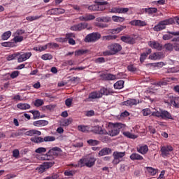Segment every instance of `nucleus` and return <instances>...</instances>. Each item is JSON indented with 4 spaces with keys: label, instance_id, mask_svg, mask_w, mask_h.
Instances as JSON below:
<instances>
[{
    "label": "nucleus",
    "instance_id": "nucleus-1",
    "mask_svg": "<svg viewBox=\"0 0 179 179\" xmlns=\"http://www.w3.org/2000/svg\"><path fill=\"white\" fill-rule=\"evenodd\" d=\"M113 93H114V92L110 88L102 87L99 91L91 92L85 101H90V100H94V99H101L103 96H110V94Z\"/></svg>",
    "mask_w": 179,
    "mask_h": 179
},
{
    "label": "nucleus",
    "instance_id": "nucleus-2",
    "mask_svg": "<svg viewBox=\"0 0 179 179\" xmlns=\"http://www.w3.org/2000/svg\"><path fill=\"white\" fill-rule=\"evenodd\" d=\"M173 23H174V19L173 18L160 21L158 24L153 27V30L154 31H162V30H164V29H166V26L173 24Z\"/></svg>",
    "mask_w": 179,
    "mask_h": 179
},
{
    "label": "nucleus",
    "instance_id": "nucleus-3",
    "mask_svg": "<svg viewBox=\"0 0 179 179\" xmlns=\"http://www.w3.org/2000/svg\"><path fill=\"white\" fill-rule=\"evenodd\" d=\"M124 128H125V124L122 123H115L113 128L109 131V135L110 136H117V135L120 134V131L124 129Z\"/></svg>",
    "mask_w": 179,
    "mask_h": 179
},
{
    "label": "nucleus",
    "instance_id": "nucleus-4",
    "mask_svg": "<svg viewBox=\"0 0 179 179\" xmlns=\"http://www.w3.org/2000/svg\"><path fill=\"white\" fill-rule=\"evenodd\" d=\"M125 156V152H118L115 151L113 153V160L112 162L114 166L120 164L122 162V157Z\"/></svg>",
    "mask_w": 179,
    "mask_h": 179
},
{
    "label": "nucleus",
    "instance_id": "nucleus-5",
    "mask_svg": "<svg viewBox=\"0 0 179 179\" xmlns=\"http://www.w3.org/2000/svg\"><path fill=\"white\" fill-rule=\"evenodd\" d=\"M101 38V34L98 32H93L86 36L85 38V43H94V41H97V40H100Z\"/></svg>",
    "mask_w": 179,
    "mask_h": 179
},
{
    "label": "nucleus",
    "instance_id": "nucleus-6",
    "mask_svg": "<svg viewBox=\"0 0 179 179\" xmlns=\"http://www.w3.org/2000/svg\"><path fill=\"white\" fill-rule=\"evenodd\" d=\"M174 150V148L171 145H164L161 148L160 152H161V156L164 157V159H166V157H170V152H173Z\"/></svg>",
    "mask_w": 179,
    "mask_h": 179
},
{
    "label": "nucleus",
    "instance_id": "nucleus-7",
    "mask_svg": "<svg viewBox=\"0 0 179 179\" xmlns=\"http://www.w3.org/2000/svg\"><path fill=\"white\" fill-rule=\"evenodd\" d=\"M87 26L88 24L87 22H81L71 27L70 30H72L73 31H82V30L87 29Z\"/></svg>",
    "mask_w": 179,
    "mask_h": 179
},
{
    "label": "nucleus",
    "instance_id": "nucleus-8",
    "mask_svg": "<svg viewBox=\"0 0 179 179\" xmlns=\"http://www.w3.org/2000/svg\"><path fill=\"white\" fill-rule=\"evenodd\" d=\"M108 50L112 51L114 55L117 52H120L121 50H122V46L120 43H112L110 45L108 46Z\"/></svg>",
    "mask_w": 179,
    "mask_h": 179
},
{
    "label": "nucleus",
    "instance_id": "nucleus-9",
    "mask_svg": "<svg viewBox=\"0 0 179 179\" xmlns=\"http://www.w3.org/2000/svg\"><path fill=\"white\" fill-rule=\"evenodd\" d=\"M61 148L55 147L52 149H50L48 152L46 154L47 157H51L52 156H59V155H61Z\"/></svg>",
    "mask_w": 179,
    "mask_h": 179
},
{
    "label": "nucleus",
    "instance_id": "nucleus-10",
    "mask_svg": "<svg viewBox=\"0 0 179 179\" xmlns=\"http://www.w3.org/2000/svg\"><path fill=\"white\" fill-rule=\"evenodd\" d=\"M164 103L173 106V107L176 108H179V102L174 100V97L171 95L168 96V99H165Z\"/></svg>",
    "mask_w": 179,
    "mask_h": 179
},
{
    "label": "nucleus",
    "instance_id": "nucleus-11",
    "mask_svg": "<svg viewBox=\"0 0 179 179\" xmlns=\"http://www.w3.org/2000/svg\"><path fill=\"white\" fill-rule=\"evenodd\" d=\"M100 78L101 80H115V79H117L116 75L104 73L100 75Z\"/></svg>",
    "mask_w": 179,
    "mask_h": 179
},
{
    "label": "nucleus",
    "instance_id": "nucleus-12",
    "mask_svg": "<svg viewBox=\"0 0 179 179\" xmlns=\"http://www.w3.org/2000/svg\"><path fill=\"white\" fill-rule=\"evenodd\" d=\"M121 41L126 43V44H135V38L129 35L123 36L120 37Z\"/></svg>",
    "mask_w": 179,
    "mask_h": 179
},
{
    "label": "nucleus",
    "instance_id": "nucleus-13",
    "mask_svg": "<svg viewBox=\"0 0 179 179\" xmlns=\"http://www.w3.org/2000/svg\"><path fill=\"white\" fill-rule=\"evenodd\" d=\"M148 45L151 48H154L155 50H157L158 51H162L163 50V45L159 43V42L156 41H150L148 42Z\"/></svg>",
    "mask_w": 179,
    "mask_h": 179
},
{
    "label": "nucleus",
    "instance_id": "nucleus-14",
    "mask_svg": "<svg viewBox=\"0 0 179 179\" xmlns=\"http://www.w3.org/2000/svg\"><path fill=\"white\" fill-rule=\"evenodd\" d=\"M95 19L96 16L90 13H87L79 17V20H80V22H89L90 20H94Z\"/></svg>",
    "mask_w": 179,
    "mask_h": 179
},
{
    "label": "nucleus",
    "instance_id": "nucleus-15",
    "mask_svg": "<svg viewBox=\"0 0 179 179\" xmlns=\"http://www.w3.org/2000/svg\"><path fill=\"white\" fill-rule=\"evenodd\" d=\"M161 118L162 120H174L173 115L166 110H161Z\"/></svg>",
    "mask_w": 179,
    "mask_h": 179
},
{
    "label": "nucleus",
    "instance_id": "nucleus-16",
    "mask_svg": "<svg viewBox=\"0 0 179 179\" xmlns=\"http://www.w3.org/2000/svg\"><path fill=\"white\" fill-rule=\"evenodd\" d=\"M92 131L99 135H107L108 134L106 129H103V128L99 125L92 127Z\"/></svg>",
    "mask_w": 179,
    "mask_h": 179
},
{
    "label": "nucleus",
    "instance_id": "nucleus-17",
    "mask_svg": "<svg viewBox=\"0 0 179 179\" xmlns=\"http://www.w3.org/2000/svg\"><path fill=\"white\" fill-rule=\"evenodd\" d=\"M131 26H138L139 27H143L146 26L148 24L145 21H142L141 20H134L129 22Z\"/></svg>",
    "mask_w": 179,
    "mask_h": 179
},
{
    "label": "nucleus",
    "instance_id": "nucleus-18",
    "mask_svg": "<svg viewBox=\"0 0 179 179\" xmlns=\"http://www.w3.org/2000/svg\"><path fill=\"white\" fill-rule=\"evenodd\" d=\"M85 166L86 167H93L96 163V159L94 157H85Z\"/></svg>",
    "mask_w": 179,
    "mask_h": 179
},
{
    "label": "nucleus",
    "instance_id": "nucleus-19",
    "mask_svg": "<svg viewBox=\"0 0 179 179\" xmlns=\"http://www.w3.org/2000/svg\"><path fill=\"white\" fill-rule=\"evenodd\" d=\"M122 104L123 106H127V107H132V106H136V104H139V100L131 99L124 101Z\"/></svg>",
    "mask_w": 179,
    "mask_h": 179
},
{
    "label": "nucleus",
    "instance_id": "nucleus-20",
    "mask_svg": "<svg viewBox=\"0 0 179 179\" xmlns=\"http://www.w3.org/2000/svg\"><path fill=\"white\" fill-rule=\"evenodd\" d=\"M30 57H31V52H30L20 55L17 59V62H24V61H27Z\"/></svg>",
    "mask_w": 179,
    "mask_h": 179
},
{
    "label": "nucleus",
    "instance_id": "nucleus-21",
    "mask_svg": "<svg viewBox=\"0 0 179 179\" xmlns=\"http://www.w3.org/2000/svg\"><path fill=\"white\" fill-rule=\"evenodd\" d=\"M163 57V53L162 52H154L149 56V59L152 61H156L157 59H161Z\"/></svg>",
    "mask_w": 179,
    "mask_h": 179
},
{
    "label": "nucleus",
    "instance_id": "nucleus-22",
    "mask_svg": "<svg viewBox=\"0 0 179 179\" xmlns=\"http://www.w3.org/2000/svg\"><path fill=\"white\" fill-rule=\"evenodd\" d=\"M24 135H26V136H34V135H37L38 136H40V135H41V131L36 129H32V130L25 131Z\"/></svg>",
    "mask_w": 179,
    "mask_h": 179
},
{
    "label": "nucleus",
    "instance_id": "nucleus-23",
    "mask_svg": "<svg viewBox=\"0 0 179 179\" xmlns=\"http://www.w3.org/2000/svg\"><path fill=\"white\" fill-rule=\"evenodd\" d=\"M88 10H91V11H99V10H104L106 9V8L104 7H101L99 6V4H93V5H91L90 6H88Z\"/></svg>",
    "mask_w": 179,
    "mask_h": 179
},
{
    "label": "nucleus",
    "instance_id": "nucleus-24",
    "mask_svg": "<svg viewBox=\"0 0 179 179\" xmlns=\"http://www.w3.org/2000/svg\"><path fill=\"white\" fill-rule=\"evenodd\" d=\"M124 29H127V27L120 25L117 28L110 29L109 33L110 34H118V33H121V31H122V30H124Z\"/></svg>",
    "mask_w": 179,
    "mask_h": 179
},
{
    "label": "nucleus",
    "instance_id": "nucleus-25",
    "mask_svg": "<svg viewBox=\"0 0 179 179\" xmlns=\"http://www.w3.org/2000/svg\"><path fill=\"white\" fill-rule=\"evenodd\" d=\"M169 34H165L163 36V40H171L173 38V36H179V31H168ZM171 34V35H170Z\"/></svg>",
    "mask_w": 179,
    "mask_h": 179
},
{
    "label": "nucleus",
    "instance_id": "nucleus-26",
    "mask_svg": "<svg viewBox=\"0 0 179 179\" xmlns=\"http://www.w3.org/2000/svg\"><path fill=\"white\" fill-rule=\"evenodd\" d=\"M148 13V15H152V13H157V8H142L141 13Z\"/></svg>",
    "mask_w": 179,
    "mask_h": 179
},
{
    "label": "nucleus",
    "instance_id": "nucleus-27",
    "mask_svg": "<svg viewBox=\"0 0 179 179\" xmlns=\"http://www.w3.org/2000/svg\"><path fill=\"white\" fill-rule=\"evenodd\" d=\"M34 127H45L48 125V121L47 120H37L33 122Z\"/></svg>",
    "mask_w": 179,
    "mask_h": 179
},
{
    "label": "nucleus",
    "instance_id": "nucleus-28",
    "mask_svg": "<svg viewBox=\"0 0 179 179\" xmlns=\"http://www.w3.org/2000/svg\"><path fill=\"white\" fill-rule=\"evenodd\" d=\"M107 155H111V149L108 148H104L99 152V156H106Z\"/></svg>",
    "mask_w": 179,
    "mask_h": 179
},
{
    "label": "nucleus",
    "instance_id": "nucleus-29",
    "mask_svg": "<svg viewBox=\"0 0 179 179\" xmlns=\"http://www.w3.org/2000/svg\"><path fill=\"white\" fill-rule=\"evenodd\" d=\"M137 151L138 152V153H141V155H146L149 151V148L148 147V145H145L137 148Z\"/></svg>",
    "mask_w": 179,
    "mask_h": 179
},
{
    "label": "nucleus",
    "instance_id": "nucleus-30",
    "mask_svg": "<svg viewBox=\"0 0 179 179\" xmlns=\"http://www.w3.org/2000/svg\"><path fill=\"white\" fill-rule=\"evenodd\" d=\"M150 54H152V49H148L146 52H143L141 55L140 62H144L145 59H146V58H148V55H150Z\"/></svg>",
    "mask_w": 179,
    "mask_h": 179
},
{
    "label": "nucleus",
    "instance_id": "nucleus-31",
    "mask_svg": "<svg viewBox=\"0 0 179 179\" xmlns=\"http://www.w3.org/2000/svg\"><path fill=\"white\" fill-rule=\"evenodd\" d=\"M130 159L131 160H133L134 162V160H143V157H142V155L136 153V152H134L130 155Z\"/></svg>",
    "mask_w": 179,
    "mask_h": 179
},
{
    "label": "nucleus",
    "instance_id": "nucleus-32",
    "mask_svg": "<svg viewBox=\"0 0 179 179\" xmlns=\"http://www.w3.org/2000/svg\"><path fill=\"white\" fill-rule=\"evenodd\" d=\"M31 106L29 103H20L17 104V108L20 110H29Z\"/></svg>",
    "mask_w": 179,
    "mask_h": 179
},
{
    "label": "nucleus",
    "instance_id": "nucleus-33",
    "mask_svg": "<svg viewBox=\"0 0 179 179\" xmlns=\"http://www.w3.org/2000/svg\"><path fill=\"white\" fill-rule=\"evenodd\" d=\"M112 20L116 23H122V22H125V18L124 17L113 15L112 16Z\"/></svg>",
    "mask_w": 179,
    "mask_h": 179
},
{
    "label": "nucleus",
    "instance_id": "nucleus-34",
    "mask_svg": "<svg viewBox=\"0 0 179 179\" xmlns=\"http://www.w3.org/2000/svg\"><path fill=\"white\" fill-rule=\"evenodd\" d=\"M96 22H103V23H108L111 22V17H99L96 18Z\"/></svg>",
    "mask_w": 179,
    "mask_h": 179
},
{
    "label": "nucleus",
    "instance_id": "nucleus-35",
    "mask_svg": "<svg viewBox=\"0 0 179 179\" xmlns=\"http://www.w3.org/2000/svg\"><path fill=\"white\" fill-rule=\"evenodd\" d=\"M123 135L124 136H126V138H129V139H136V138H138V136L134 135L129 131H124Z\"/></svg>",
    "mask_w": 179,
    "mask_h": 179
},
{
    "label": "nucleus",
    "instance_id": "nucleus-36",
    "mask_svg": "<svg viewBox=\"0 0 179 179\" xmlns=\"http://www.w3.org/2000/svg\"><path fill=\"white\" fill-rule=\"evenodd\" d=\"M23 40H24V38L22 36H17V35H14V38H13V41L14 44H16L17 43H22Z\"/></svg>",
    "mask_w": 179,
    "mask_h": 179
},
{
    "label": "nucleus",
    "instance_id": "nucleus-37",
    "mask_svg": "<svg viewBox=\"0 0 179 179\" xmlns=\"http://www.w3.org/2000/svg\"><path fill=\"white\" fill-rule=\"evenodd\" d=\"M10 36H12V31H7L1 35V39L3 41L8 40Z\"/></svg>",
    "mask_w": 179,
    "mask_h": 179
},
{
    "label": "nucleus",
    "instance_id": "nucleus-38",
    "mask_svg": "<svg viewBox=\"0 0 179 179\" xmlns=\"http://www.w3.org/2000/svg\"><path fill=\"white\" fill-rule=\"evenodd\" d=\"M164 48H165L166 51H169L170 52H171V51H173L174 50V44H173L171 43H166L164 45Z\"/></svg>",
    "mask_w": 179,
    "mask_h": 179
},
{
    "label": "nucleus",
    "instance_id": "nucleus-39",
    "mask_svg": "<svg viewBox=\"0 0 179 179\" xmlns=\"http://www.w3.org/2000/svg\"><path fill=\"white\" fill-rule=\"evenodd\" d=\"M41 17H43V15H36V16H28L26 17V20H28V22H34V20H38V19H41Z\"/></svg>",
    "mask_w": 179,
    "mask_h": 179
},
{
    "label": "nucleus",
    "instance_id": "nucleus-40",
    "mask_svg": "<svg viewBox=\"0 0 179 179\" xmlns=\"http://www.w3.org/2000/svg\"><path fill=\"white\" fill-rule=\"evenodd\" d=\"M31 142H34V143H42V142H44V138L43 137H34L31 138Z\"/></svg>",
    "mask_w": 179,
    "mask_h": 179
},
{
    "label": "nucleus",
    "instance_id": "nucleus-41",
    "mask_svg": "<svg viewBox=\"0 0 179 179\" xmlns=\"http://www.w3.org/2000/svg\"><path fill=\"white\" fill-rule=\"evenodd\" d=\"M124 87V80H119L114 84L115 89H122Z\"/></svg>",
    "mask_w": 179,
    "mask_h": 179
},
{
    "label": "nucleus",
    "instance_id": "nucleus-42",
    "mask_svg": "<svg viewBox=\"0 0 179 179\" xmlns=\"http://www.w3.org/2000/svg\"><path fill=\"white\" fill-rule=\"evenodd\" d=\"M87 142L90 146H97L100 143V141L94 139H90Z\"/></svg>",
    "mask_w": 179,
    "mask_h": 179
},
{
    "label": "nucleus",
    "instance_id": "nucleus-43",
    "mask_svg": "<svg viewBox=\"0 0 179 179\" xmlns=\"http://www.w3.org/2000/svg\"><path fill=\"white\" fill-rule=\"evenodd\" d=\"M169 82H170V78H164L158 83V85L159 86H166Z\"/></svg>",
    "mask_w": 179,
    "mask_h": 179
},
{
    "label": "nucleus",
    "instance_id": "nucleus-44",
    "mask_svg": "<svg viewBox=\"0 0 179 179\" xmlns=\"http://www.w3.org/2000/svg\"><path fill=\"white\" fill-rule=\"evenodd\" d=\"M20 55V53L16 52L13 55H10L7 57V61H13L16 57H19Z\"/></svg>",
    "mask_w": 179,
    "mask_h": 179
},
{
    "label": "nucleus",
    "instance_id": "nucleus-45",
    "mask_svg": "<svg viewBox=\"0 0 179 179\" xmlns=\"http://www.w3.org/2000/svg\"><path fill=\"white\" fill-rule=\"evenodd\" d=\"M147 171L151 176H156L157 174V169H155L152 167H147Z\"/></svg>",
    "mask_w": 179,
    "mask_h": 179
},
{
    "label": "nucleus",
    "instance_id": "nucleus-46",
    "mask_svg": "<svg viewBox=\"0 0 179 179\" xmlns=\"http://www.w3.org/2000/svg\"><path fill=\"white\" fill-rule=\"evenodd\" d=\"M29 113L33 114L34 120H37V118H40V111H38V110H30Z\"/></svg>",
    "mask_w": 179,
    "mask_h": 179
},
{
    "label": "nucleus",
    "instance_id": "nucleus-47",
    "mask_svg": "<svg viewBox=\"0 0 179 179\" xmlns=\"http://www.w3.org/2000/svg\"><path fill=\"white\" fill-rule=\"evenodd\" d=\"M76 173V171H75L66 170L64 171V174L66 177H73V176H75Z\"/></svg>",
    "mask_w": 179,
    "mask_h": 179
},
{
    "label": "nucleus",
    "instance_id": "nucleus-48",
    "mask_svg": "<svg viewBox=\"0 0 179 179\" xmlns=\"http://www.w3.org/2000/svg\"><path fill=\"white\" fill-rule=\"evenodd\" d=\"M116 35H108L103 36V40H107L108 41H110V40H115L117 39Z\"/></svg>",
    "mask_w": 179,
    "mask_h": 179
},
{
    "label": "nucleus",
    "instance_id": "nucleus-49",
    "mask_svg": "<svg viewBox=\"0 0 179 179\" xmlns=\"http://www.w3.org/2000/svg\"><path fill=\"white\" fill-rule=\"evenodd\" d=\"M78 167H85L86 166V157L80 159L78 162Z\"/></svg>",
    "mask_w": 179,
    "mask_h": 179
},
{
    "label": "nucleus",
    "instance_id": "nucleus-50",
    "mask_svg": "<svg viewBox=\"0 0 179 179\" xmlns=\"http://www.w3.org/2000/svg\"><path fill=\"white\" fill-rule=\"evenodd\" d=\"M54 164H55V163L52 162L43 163V166H45V170H48V169H51V167H52V166H54Z\"/></svg>",
    "mask_w": 179,
    "mask_h": 179
},
{
    "label": "nucleus",
    "instance_id": "nucleus-51",
    "mask_svg": "<svg viewBox=\"0 0 179 179\" xmlns=\"http://www.w3.org/2000/svg\"><path fill=\"white\" fill-rule=\"evenodd\" d=\"M55 137L51 136H47L43 138V142H54Z\"/></svg>",
    "mask_w": 179,
    "mask_h": 179
},
{
    "label": "nucleus",
    "instance_id": "nucleus-52",
    "mask_svg": "<svg viewBox=\"0 0 179 179\" xmlns=\"http://www.w3.org/2000/svg\"><path fill=\"white\" fill-rule=\"evenodd\" d=\"M74 64H75V61L70 59V60H66L63 62L62 65L63 66H68V65H70L71 66H72V65H73Z\"/></svg>",
    "mask_w": 179,
    "mask_h": 179
},
{
    "label": "nucleus",
    "instance_id": "nucleus-53",
    "mask_svg": "<svg viewBox=\"0 0 179 179\" xmlns=\"http://www.w3.org/2000/svg\"><path fill=\"white\" fill-rule=\"evenodd\" d=\"M2 47H15V43L14 42H3L1 43Z\"/></svg>",
    "mask_w": 179,
    "mask_h": 179
},
{
    "label": "nucleus",
    "instance_id": "nucleus-54",
    "mask_svg": "<svg viewBox=\"0 0 179 179\" xmlns=\"http://www.w3.org/2000/svg\"><path fill=\"white\" fill-rule=\"evenodd\" d=\"M78 129L81 132H87V131H89V128L87 127V126H83V125H79L78 127Z\"/></svg>",
    "mask_w": 179,
    "mask_h": 179
},
{
    "label": "nucleus",
    "instance_id": "nucleus-55",
    "mask_svg": "<svg viewBox=\"0 0 179 179\" xmlns=\"http://www.w3.org/2000/svg\"><path fill=\"white\" fill-rule=\"evenodd\" d=\"M41 59H43V61H48L50 59H52V55L50 54H45L41 56Z\"/></svg>",
    "mask_w": 179,
    "mask_h": 179
},
{
    "label": "nucleus",
    "instance_id": "nucleus-56",
    "mask_svg": "<svg viewBox=\"0 0 179 179\" xmlns=\"http://www.w3.org/2000/svg\"><path fill=\"white\" fill-rule=\"evenodd\" d=\"M72 118L66 119L62 122L64 127H68L70 124H72Z\"/></svg>",
    "mask_w": 179,
    "mask_h": 179
},
{
    "label": "nucleus",
    "instance_id": "nucleus-57",
    "mask_svg": "<svg viewBox=\"0 0 179 179\" xmlns=\"http://www.w3.org/2000/svg\"><path fill=\"white\" fill-rule=\"evenodd\" d=\"M151 115H152V117H157L158 118H162V110H160V111L157 110L152 112Z\"/></svg>",
    "mask_w": 179,
    "mask_h": 179
},
{
    "label": "nucleus",
    "instance_id": "nucleus-58",
    "mask_svg": "<svg viewBox=\"0 0 179 179\" xmlns=\"http://www.w3.org/2000/svg\"><path fill=\"white\" fill-rule=\"evenodd\" d=\"M44 104V101L41 99H36L34 102V106L36 107H41Z\"/></svg>",
    "mask_w": 179,
    "mask_h": 179
},
{
    "label": "nucleus",
    "instance_id": "nucleus-59",
    "mask_svg": "<svg viewBox=\"0 0 179 179\" xmlns=\"http://www.w3.org/2000/svg\"><path fill=\"white\" fill-rule=\"evenodd\" d=\"M36 170L40 173V174H42V173H44V171H46L45 166H44V164L42 165H40L39 167L36 169Z\"/></svg>",
    "mask_w": 179,
    "mask_h": 179
},
{
    "label": "nucleus",
    "instance_id": "nucleus-60",
    "mask_svg": "<svg viewBox=\"0 0 179 179\" xmlns=\"http://www.w3.org/2000/svg\"><path fill=\"white\" fill-rule=\"evenodd\" d=\"M127 69L129 72H136V67L134 64H129L127 66Z\"/></svg>",
    "mask_w": 179,
    "mask_h": 179
},
{
    "label": "nucleus",
    "instance_id": "nucleus-61",
    "mask_svg": "<svg viewBox=\"0 0 179 179\" xmlns=\"http://www.w3.org/2000/svg\"><path fill=\"white\" fill-rule=\"evenodd\" d=\"M24 33H26V31L24 29H17L15 33H14V36H22L24 34Z\"/></svg>",
    "mask_w": 179,
    "mask_h": 179
},
{
    "label": "nucleus",
    "instance_id": "nucleus-62",
    "mask_svg": "<svg viewBox=\"0 0 179 179\" xmlns=\"http://www.w3.org/2000/svg\"><path fill=\"white\" fill-rule=\"evenodd\" d=\"M10 76L11 79H15V78H17L19 76V71H13Z\"/></svg>",
    "mask_w": 179,
    "mask_h": 179
},
{
    "label": "nucleus",
    "instance_id": "nucleus-63",
    "mask_svg": "<svg viewBox=\"0 0 179 179\" xmlns=\"http://www.w3.org/2000/svg\"><path fill=\"white\" fill-rule=\"evenodd\" d=\"M72 101H73L72 99L71 98L66 99L65 100V104L66 107H69V108L71 107L72 106Z\"/></svg>",
    "mask_w": 179,
    "mask_h": 179
},
{
    "label": "nucleus",
    "instance_id": "nucleus-64",
    "mask_svg": "<svg viewBox=\"0 0 179 179\" xmlns=\"http://www.w3.org/2000/svg\"><path fill=\"white\" fill-rule=\"evenodd\" d=\"M48 15H57V8H52L47 11Z\"/></svg>",
    "mask_w": 179,
    "mask_h": 179
}]
</instances>
